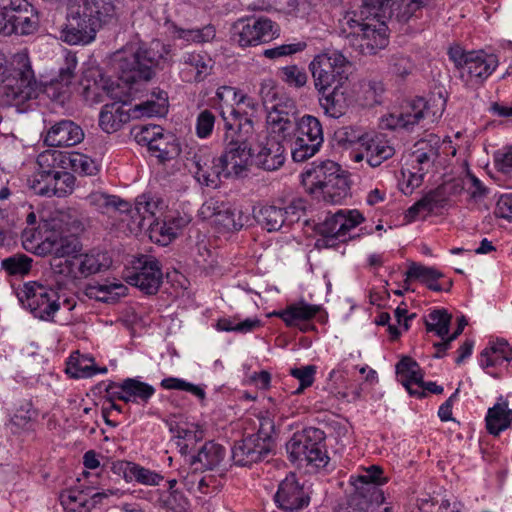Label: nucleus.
Masks as SVG:
<instances>
[{"label":"nucleus","mask_w":512,"mask_h":512,"mask_svg":"<svg viewBox=\"0 0 512 512\" xmlns=\"http://www.w3.org/2000/svg\"><path fill=\"white\" fill-rule=\"evenodd\" d=\"M162 53L151 46H128L117 51L112 58V65L118 78L132 88L141 82H149L156 75L162 63H165Z\"/></svg>","instance_id":"nucleus-3"},{"label":"nucleus","mask_w":512,"mask_h":512,"mask_svg":"<svg viewBox=\"0 0 512 512\" xmlns=\"http://www.w3.org/2000/svg\"><path fill=\"white\" fill-rule=\"evenodd\" d=\"M259 427L258 431L255 434H251L252 436L259 437L261 441H265L268 445V448L272 450L273 448V435L275 434V423L273 418L270 417L268 412L265 414H260L258 417Z\"/></svg>","instance_id":"nucleus-60"},{"label":"nucleus","mask_w":512,"mask_h":512,"mask_svg":"<svg viewBox=\"0 0 512 512\" xmlns=\"http://www.w3.org/2000/svg\"><path fill=\"white\" fill-rule=\"evenodd\" d=\"M286 449L292 462L299 461L316 468L325 467L329 462L325 433L319 428L308 427L295 433Z\"/></svg>","instance_id":"nucleus-6"},{"label":"nucleus","mask_w":512,"mask_h":512,"mask_svg":"<svg viewBox=\"0 0 512 512\" xmlns=\"http://www.w3.org/2000/svg\"><path fill=\"white\" fill-rule=\"evenodd\" d=\"M163 208V201L159 198H154L149 194H142L136 198L135 207L132 208L134 213L131 217L139 218V226L145 227L147 223L157 218V213L161 212Z\"/></svg>","instance_id":"nucleus-36"},{"label":"nucleus","mask_w":512,"mask_h":512,"mask_svg":"<svg viewBox=\"0 0 512 512\" xmlns=\"http://www.w3.org/2000/svg\"><path fill=\"white\" fill-rule=\"evenodd\" d=\"M396 372L401 376L402 384L410 395H416L418 397L425 396V392L411 388L412 383L417 385L424 384L423 372L415 360L409 356L403 357L396 365Z\"/></svg>","instance_id":"nucleus-29"},{"label":"nucleus","mask_w":512,"mask_h":512,"mask_svg":"<svg viewBox=\"0 0 512 512\" xmlns=\"http://www.w3.org/2000/svg\"><path fill=\"white\" fill-rule=\"evenodd\" d=\"M184 224L183 218H173L162 222L159 219H154L147 223V227L150 231L151 240L165 246L176 238L178 231Z\"/></svg>","instance_id":"nucleus-31"},{"label":"nucleus","mask_w":512,"mask_h":512,"mask_svg":"<svg viewBox=\"0 0 512 512\" xmlns=\"http://www.w3.org/2000/svg\"><path fill=\"white\" fill-rule=\"evenodd\" d=\"M401 0H363L358 10L348 11L340 20L339 36L355 51L374 55L389 43L386 19Z\"/></svg>","instance_id":"nucleus-1"},{"label":"nucleus","mask_w":512,"mask_h":512,"mask_svg":"<svg viewBox=\"0 0 512 512\" xmlns=\"http://www.w3.org/2000/svg\"><path fill=\"white\" fill-rule=\"evenodd\" d=\"M78 234L52 233L42 243V250L52 256L70 257L82 250V245L77 238Z\"/></svg>","instance_id":"nucleus-23"},{"label":"nucleus","mask_w":512,"mask_h":512,"mask_svg":"<svg viewBox=\"0 0 512 512\" xmlns=\"http://www.w3.org/2000/svg\"><path fill=\"white\" fill-rule=\"evenodd\" d=\"M365 156L368 164L375 168L395 154V149L380 137L371 138L365 143Z\"/></svg>","instance_id":"nucleus-40"},{"label":"nucleus","mask_w":512,"mask_h":512,"mask_svg":"<svg viewBox=\"0 0 512 512\" xmlns=\"http://www.w3.org/2000/svg\"><path fill=\"white\" fill-rule=\"evenodd\" d=\"M61 154L55 150H46L37 157L38 170L35 174H54L59 169Z\"/></svg>","instance_id":"nucleus-56"},{"label":"nucleus","mask_w":512,"mask_h":512,"mask_svg":"<svg viewBox=\"0 0 512 512\" xmlns=\"http://www.w3.org/2000/svg\"><path fill=\"white\" fill-rule=\"evenodd\" d=\"M343 169L334 161L327 160L313 165L302 173V183L310 193L321 191Z\"/></svg>","instance_id":"nucleus-20"},{"label":"nucleus","mask_w":512,"mask_h":512,"mask_svg":"<svg viewBox=\"0 0 512 512\" xmlns=\"http://www.w3.org/2000/svg\"><path fill=\"white\" fill-rule=\"evenodd\" d=\"M274 500L280 510L298 512L309 505L310 494L299 483L296 475L290 473L279 483Z\"/></svg>","instance_id":"nucleus-12"},{"label":"nucleus","mask_w":512,"mask_h":512,"mask_svg":"<svg viewBox=\"0 0 512 512\" xmlns=\"http://www.w3.org/2000/svg\"><path fill=\"white\" fill-rule=\"evenodd\" d=\"M161 502L163 507L173 512H185L189 507L188 499L178 490L169 491L162 497Z\"/></svg>","instance_id":"nucleus-64"},{"label":"nucleus","mask_w":512,"mask_h":512,"mask_svg":"<svg viewBox=\"0 0 512 512\" xmlns=\"http://www.w3.org/2000/svg\"><path fill=\"white\" fill-rule=\"evenodd\" d=\"M72 170L81 175L92 176L99 171L96 162L82 153H73L69 159Z\"/></svg>","instance_id":"nucleus-55"},{"label":"nucleus","mask_w":512,"mask_h":512,"mask_svg":"<svg viewBox=\"0 0 512 512\" xmlns=\"http://www.w3.org/2000/svg\"><path fill=\"white\" fill-rule=\"evenodd\" d=\"M53 187L57 197H64L71 193L75 184V177L70 172L58 170L54 174Z\"/></svg>","instance_id":"nucleus-63"},{"label":"nucleus","mask_w":512,"mask_h":512,"mask_svg":"<svg viewBox=\"0 0 512 512\" xmlns=\"http://www.w3.org/2000/svg\"><path fill=\"white\" fill-rule=\"evenodd\" d=\"M184 63L196 70V74L194 76V80L196 82H201L206 79L207 76L211 74L214 64L213 60L206 54L195 52L188 53L184 57Z\"/></svg>","instance_id":"nucleus-47"},{"label":"nucleus","mask_w":512,"mask_h":512,"mask_svg":"<svg viewBox=\"0 0 512 512\" xmlns=\"http://www.w3.org/2000/svg\"><path fill=\"white\" fill-rule=\"evenodd\" d=\"M358 512H367L373 505L380 506L384 501L376 500L372 493H366L362 489H356L347 500Z\"/></svg>","instance_id":"nucleus-58"},{"label":"nucleus","mask_w":512,"mask_h":512,"mask_svg":"<svg viewBox=\"0 0 512 512\" xmlns=\"http://www.w3.org/2000/svg\"><path fill=\"white\" fill-rule=\"evenodd\" d=\"M271 451L265 441H261L259 437L248 435L234 443L231 451L232 460L238 466H251L264 461Z\"/></svg>","instance_id":"nucleus-17"},{"label":"nucleus","mask_w":512,"mask_h":512,"mask_svg":"<svg viewBox=\"0 0 512 512\" xmlns=\"http://www.w3.org/2000/svg\"><path fill=\"white\" fill-rule=\"evenodd\" d=\"M117 465L124 471L125 478L135 479L141 484L158 485L163 479L159 474L131 462H119Z\"/></svg>","instance_id":"nucleus-44"},{"label":"nucleus","mask_w":512,"mask_h":512,"mask_svg":"<svg viewBox=\"0 0 512 512\" xmlns=\"http://www.w3.org/2000/svg\"><path fill=\"white\" fill-rule=\"evenodd\" d=\"M148 150L160 163L175 159L181 152L180 144L176 136L169 132L163 133V135L158 137Z\"/></svg>","instance_id":"nucleus-37"},{"label":"nucleus","mask_w":512,"mask_h":512,"mask_svg":"<svg viewBox=\"0 0 512 512\" xmlns=\"http://www.w3.org/2000/svg\"><path fill=\"white\" fill-rule=\"evenodd\" d=\"M321 310V306L309 304L305 301L287 306L285 310L275 313L287 326H297L301 321H309Z\"/></svg>","instance_id":"nucleus-34"},{"label":"nucleus","mask_w":512,"mask_h":512,"mask_svg":"<svg viewBox=\"0 0 512 512\" xmlns=\"http://www.w3.org/2000/svg\"><path fill=\"white\" fill-rule=\"evenodd\" d=\"M363 221L364 217L358 210H339L318 225V232L327 241H345L346 234Z\"/></svg>","instance_id":"nucleus-14"},{"label":"nucleus","mask_w":512,"mask_h":512,"mask_svg":"<svg viewBox=\"0 0 512 512\" xmlns=\"http://www.w3.org/2000/svg\"><path fill=\"white\" fill-rule=\"evenodd\" d=\"M223 473L215 474H199L191 472L184 477L183 481L189 490H197L203 495L213 494L220 491L223 486Z\"/></svg>","instance_id":"nucleus-35"},{"label":"nucleus","mask_w":512,"mask_h":512,"mask_svg":"<svg viewBox=\"0 0 512 512\" xmlns=\"http://www.w3.org/2000/svg\"><path fill=\"white\" fill-rule=\"evenodd\" d=\"M138 143H144L148 148L164 133V129L158 125H141L133 128Z\"/></svg>","instance_id":"nucleus-61"},{"label":"nucleus","mask_w":512,"mask_h":512,"mask_svg":"<svg viewBox=\"0 0 512 512\" xmlns=\"http://www.w3.org/2000/svg\"><path fill=\"white\" fill-rule=\"evenodd\" d=\"M295 130L298 131V136L306 138L307 141L323 143L322 125L314 116L304 115L299 119Z\"/></svg>","instance_id":"nucleus-46"},{"label":"nucleus","mask_w":512,"mask_h":512,"mask_svg":"<svg viewBox=\"0 0 512 512\" xmlns=\"http://www.w3.org/2000/svg\"><path fill=\"white\" fill-rule=\"evenodd\" d=\"M125 281L146 295H155L162 283L163 272L160 261L152 255H140L131 262L124 273Z\"/></svg>","instance_id":"nucleus-10"},{"label":"nucleus","mask_w":512,"mask_h":512,"mask_svg":"<svg viewBox=\"0 0 512 512\" xmlns=\"http://www.w3.org/2000/svg\"><path fill=\"white\" fill-rule=\"evenodd\" d=\"M225 120V134L223 138L225 157L233 164L235 176L247 171L252 151L254 149L256 133L252 119L240 117L237 124Z\"/></svg>","instance_id":"nucleus-5"},{"label":"nucleus","mask_w":512,"mask_h":512,"mask_svg":"<svg viewBox=\"0 0 512 512\" xmlns=\"http://www.w3.org/2000/svg\"><path fill=\"white\" fill-rule=\"evenodd\" d=\"M17 296L22 305L40 320L52 321L60 309L58 292L36 281L25 283Z\"/></svg>","instance_id":"nucleus-9"},{"label":"nucleus","mask_w":512,"mask_h":512,"mask_svg":"<svg viewBox=\"0 0 512 512\" xmlns=\"http://www.w3.org/2000/svg\"><path fill=\"white\" fill-rule=\"evenodd\" d=\"M428 4V0H401L399 6L394 9L393 14L386 19V22L395 17L399 22H408L417 12Z\"/></svg>","instance_id":"nucleus-53"},{"label":"nucleus","mask_w":512,"mask_h":512,"mask_svg":"<svg viewBox=\"0 0 512 512\" xmlns=\"http://www.w3.org/2000/svg\"><path fill=\"white\" fill-rule=\"evenodd\" d=\"M9 19L13 34L31 35L39 28V13L26 0H11Z\"/></svg>","instance_id":"nucleus-18"},{"label":"nucleus","mask_w":512,"mask_h":512,"mask_svg":"<svg viewBox=\"0 0 512 512\" xmlns=\"http://www.w3.org/2000/svg\"><path fill=\"white\" fill-rule=\"evenodd\" d=\"M81 257L85 277L105 271L112 264V260L108 253L98 249H91L86 253H81Z\"/></svg>","instance_id":"nucleus-42"},{"label":"nucleus","mask_w":512,"mask_h":512,"mask_svg":"<svg viewBox=\"0 0 512 512\" xmlns=\"http://www.w3.org/2000/svg\"><path fill=\"white\" fill-rule=\"evenodd\" d=\"M85 134L80 125L70 119H62L51 124L44 135L48 147H72L84 140Z\"/></svg>","instance_id":"nucleus-16"},{"label":"nucleus","mask_w":512,"mask_h":512,"mask_svg":"<svg viewBox=\"0 0 512 512\" xmlns=\"http://www.w3.org/2000/svg\"><path fill=\"white\" fill-rule=\"evenodd\" d=\"M406 282L410 279H417L424 283L425 285L431 281H438L440 278H443L444 275L439 270L433 267H427L421 264H417L412 262L409 266V269L405 273Z\"/></svg>","instance_id":"nucleus-52"},{"label":"nucleus","mask_w":512,"mask_h":512,"mask_svg":"<svg viewBox=\"0 0 512 512\" xmlns=\"http://www.w3.org/2000/svg\"><path fill=\"white\" fill-rule=\"evenodd\" d=\"M319 103L324 113L332 118L343 116L352 103V97L344 85L334 86L331 91L319 93Z\"/></svg>","instance_id":"nucleus-21"},{"label":"nucleus","mask_w":512,"mask_h":512,"mask_svg":"<svg viewBox=\"0 0 512 512\" xmlns=\"http://www.w3.org/2000/svg\"><path fill=\"white\" fill-rule=\"evenodd\" d=\"M261 223L269 232L278 231L283 226H287L283 209L276 206H265L259 212Z\"/></svg>","instance_id":"nucleus-49"},{"label":"nucleus","mask_w":512,"mask_h":512,"mask_svg":"<svg viewBox=\"0 0 512 512\" xmlns=\"http://www.w3.org/2000/svg\"><path fill=\"white\" fill-rule=\"evenodd\" d=\"M118 0H79L68 8L62 39L70 45L88 44L97 30L118 22Z\"/></svg>","instance_id":"nucleus-2"},{"label":"nucleus","mask_w":512,"mask_h":512,"mask_svg":"<svg viewBox=\"0 0 512 512\" xmlns=\"http://www.w3.org/2000/svg\"><path fill=\"white\" fill-rule=\"evenodd\" d=\"M321 144L313 141H307L306 138L297 136L291 148L292 159L295 162H303L314 156L319 150Z\"/></svg>","instance_id":"nucleus-54"},{"label":"nucleus","mask_w":512,"mask_h":512,"mask_svg":"<svg viewBox=\"0 0 512 512\" xmlns=\"http://www.w3.org/2000/svg\"><path fill=\"white\" fill-rule=\"evenodd\" d=\"M452 316L445 309H435L425 318V327L428 332H435L444 339L450 331Z\"/></svg>","instance_id":"nucleus-45"},{"label":"nucleus","mask_w":512,"mask_h":512,"mask_svg":"<svg viewBox=\"0 0 512 512\" xmlns=\"http://www.w3.org/2000/svg\"><path fill=\"white\" fill-rule=\"evenodd\" d=\"M235 36L242 47L266 43L278 35V29L268 18L239 20L235 25Z\"/></svg>","instance_id":"nucleus-11"},{"label":"nucleus","mask_w":512,"mask_h":512,"mask_svg":"<svg viewBox=\"0 0 512 512\" xmlns=\"http://www.w3.org/2000/svg\"><path fill=\"white\" fill-rule=\"evenodd\" d=\"M225 449L213 441L206 442L190 459L192 472L214 470L224 459Z\"/></svg>","instance_id":"nucleus-24"},{"label":"nucleus","mask_w":512,"mask_h":512,"mask_svg":"<svg viewBox=\"0 0 512 512\" xmlns=\"http://www.w3.org/2000/svg\"><path fill=\"white\" fill-rule=\"evenodd\" d=\"M324 201L331 204L341 203L350 194V181L347 172L342 170L336 177L327 182L320 191Z\"/></svg>","instance_id":"nucleus-38"},{"label":"nucleus","mask_w":512,"mask_h":512,"mask_svg":"<svg viewBox=\"0 0 512 512\" xmlns=\"http://www.w3.org/2000/svg\"><path fill=\"white\" fill-rule=\"evenodd\" d=\"M127 287L121 283L110 284H90L86 289V294L90 298L106 303H114L120 297L126 294Z\"/></svg>","instance_id":"nucleus-41"},{"label":"nucleus","mask_w":512,"mask_h":512,"mask_svg":"<svg viewBox=\"0 0 512 512\" xmlns=\"http://www.w3.org/2000/svg\"><path fill=\"white\" fill-rule=\"evenodd\" d=\"M39 90L40 84L35 78L27 50L17 52L2 80V104L19 108L26 101L36 98Z\"/></svg>","instance_id":"nucleus-4"},{"label":"nucleus","mask_w":512,"mask_h":512,"mask_svg":"<svg viewBox=\"0 0 512 512\" xmlns=\"http://www.w3.org/2000/svg\"><path fill=\"white\" fill-rule=\"evenodd\" d=\"M383 469L378 465H372L365 469V474L357 477L351 476L350 482L356 489H362L366 493H372L375 499L385 501L383 491L378 487L387 483L388 479L382 477Z\"/></svg>","instance_id":"nucleus-26"},{"label":"nucleus","mask_w":512,"mask_h":512,"mask_svg":"<svg viewBox=\"0 0 512 512\" xmlns=\"http://www.w3.org/2000/svg\"><path fill=\"white\" fill-rule=\"evenodd\" d=\"M187 161L190 167L195 168V179L206 187L217 188L221 177L235 176L233 164L224 154L216 158L205 148L195 151Z\"/></svg>","instance_id":"nucleus-8"},{"label":"nucleus","mask_w":512,"mask_h":512,"mask_svg":"<svg viewBox=\"0 0 512 512\" xmlns=\"http://www.w3.org/2000/svg\"><path fill=\"white\" fill-rule=\"evenodd\" d=\"M90 488L86 490L68 489L60 494V501L66 510L77 511L81 508L88 510V496Z\"/></svg>","instance_id":"nucleus-48"},{"label":"nucleus","mask_w":512,"mask_h":512,"mask_svg":"<svg viewBox=\"0 0 512 512\" xmlns=\"http://www.w3.org/2000/svg\"><path fill=\"white\" fill-rule=\"evenodd\" d=\"M206 209L211 212L213 222L227 231L240 230L244 225L242 213L227 203L210 202Z\"/></svg>","instance_id":"nucleus-25"},{"label":"nucleus","mask_w":512,"mask_h":512,"mask_svg":"<svg viewBox=\"0 0 512 512\" xmlns=\"http://www.w3.org/2000/svg\"><path fill=\"white\" fill-rule=\"evenodd\" d=\"M161 386L164 389L184 390V391L190 392L193 395L197 396L201 400H204V398H205L204 389H202L200 386L186 382L179 378H174V377L165 378L161 381Z\"/></svg>","instance_id":"nucleus-62"},{"label":"nucleus","mask_w":512,"mask_h":512,"mask_svg":"<svg viewBox=\"0 0 512 512\" xmlns=\"http://www.w3.org/2000/svg\"><path fill=\"white\" fill-rule=\"evenodd\" d=\"M499 401L501 402L488 409L485 419L487 431L494 436H498L512 422V410L508 408V402L502 396Z\"/></svg>","instance_id":"nucleus-32"},{"label":"nucleus","mask_w":512,"mask_h":512,"mask_svg":"<svg viewBox=\"0 0 512 512\" xmlns=\"http://www.w3.org/2000/svg\"><path fill=\"white\" fill-rule=\"evenodd\" d=\"M53 182V174H34L33 178L29 180V186L37 195L53 197L56 196Z\"/></svg>","instance_id":"nucleus-57"},{"label":"nucleus","mask_w":512,"mask_h":512,"mask_svg":"<svg viewBox=\"0 0 512 512\" xmlns=\"http://www.w3.org/2000/svg\"><path fill=\"white\" fill-rule=\"evenodd\" d=\"M176 37L188 42L205 43L214 39L216 31L214 26L206 25L202 28L183 29L176 28Z\"/></svg>","instance_id":"nucleus-50"},{"label":"nucleus","mask_w":512,"mask_h":512,"mask_svg":"<svg viewBox=\"0 0 512 512\" xmlns=\"http://www.w3.org/2000/svg\"><path fill=\"white\" fill-rule=\"evenodd\" d=\"M497 63L494 55H487L483 52H469L464 61V70L469 75L470 81L482 83L492 74Z\"/></svg>","instance_id":"nucleus-22"},{"label":"nucleus","mask_w":512,"mask_h":512,"mask_svg":"<svg viewBox=\"0 0 512 512\" xmlns=\"http://www.w3.org/2000/svg\"><path fill=\"white\" fill-rule=\"evenodd\" d=\"M298 121V108L289 98L275 104L267 115L272 132L281 136L283 141L294 132Z\"/></svg>","instance_id":"nucleus-15"},{"label":"nucleus","mask_w":512,"mask_h":512,"mask_svg":"<svg viewBox=\"0 0 512 512\" xmlns=\"http://www.w3.org/2000/svg\"><path fill=\"white\" fill-rule=\"evenodd\" d=\"M86 200L90 206L102 214L112 215L117 212L120 214L132 212L131 204L115 195L97 191L90 193Z\"/></svg>","instance_id":"nucleus-27"},{"label":"nucleus","mask_w":512,"mask_h":512,"mask_svg":"<svg viewBox=\"0 0 512 512\" xmlns=\"http://www.w3.org/2000/svg\"><path fill=\"white\" fill-rule=\"evenodd\" d=\"M130 120V114L117 102L105 104L99 115V126L106 133L118 131Z\"/></svg>","instance_id":"nucleus-30"},{"label":"nucleus","mask_w":512,"mask_h":512,"mask_svg":"<svg viewBox=\"0 0 512 512\" xmlns=\"http://www.w3.org/2000/svg\"><path fill=\"white\" fill-rule=\"evenodd\" d=\"M350 68V61L339 51L317 55L309 64L318 93H324L334 86L344 85L348 80Z\"/></svg>","instance_id":"nucleus-7"},{"label":"nucleus","mask_w":512,"mask_h":512,"mask_svg":"<svg viewBox=\"0 0 512 512\" xmlns=\"http://www.w3.org/2000/svg\"><path fill=\"white\" fill-rule=\"evenodd\" d=\"M77 66V58L74 54L68 53L65 58V65L59 70L58 79L54 80L45 89L46 93L55 99L61 98L64 94L63 87H67L74 78V71Z\"/></svg>","instance_id":"nucleus-39"},{"label":"nucleus","mask_w":512,"mask_h":512,"mask_svg":"<svg viewBox=\"0 0 512 512\" xmlns=\"http://www.w3.org/2000/svg\"><path fill=\"white\" fill-rule=\"evenodd\" d=\"M32 263L31 257L23 253H16L1 261V269L9 276L24 277L30 273Z\"/></svg>","instance_id":"nucleus-43"},{"label":"nucleus","mask_w":512,"mask_h":512,"mask_svg":"<svg viewBox=\"0 0 512 512\" xmlns=\"http://www.w3.org/2000/svg\"><path fill=\"white\" fill-rule=\"evenodd\" d=\"M285 151L283 140L274 136L267 137L264 142L253 149L249 165L254 164L265 171L278 170L285 163Z\"/></svg>","instance_id":"nucleus-13"},{"label":"nucleus","mask_w":512,"mask_h":512,"mask_svg":"<svg viewBox=\"0 0 512 512\" xmlns=\"http://www.w3.org/2000/svg\"><path fill=\"white\" fill-rule=\"evenodd\" d=\"M120 389L121 393L117 395V399L126 403L130 401L147 403L155 393L153 386L134 378L125 379L120 384Z\"/></svg>","instance_id":"nucleus-33"},{"label":"nucleus","mask_w":512,"mask_h":512,"mask_svg":"<svg viewBox=\"0 0 512 512\" xmlns=\"http://www.w3.org/2000/svg\"><path fill=\"white\" fill-rule=\"evenodd\" d=\"M430 113L428 103L423 98H417L403 108L402 111L390 114L385 119V125L389 129L402 128L411 130L422 119L428 117ZM436 113V111H433L432 116H435Z\"/></svg>","instance_id":"nucleus-19"},{"label":"nucleus","mask_w":512,"mask_h":512,"mask_svg":"<svg viewBox=\"0 0 512 512\" xmlns=\"http://www.w3.org/2000/svg\"><path fill=\"white\" fill-rule=\"evenodd\" d=\"M282 80L289 86L301 88L306 85L307 73L297 65H289L280 70Z\"/></svg>","instance_id":"nucleus-59"},{"label":"nucleus","mask_w":512,"mask_h":512,"mask_svg":"<svg viewBox=\"0 0 512 512\" xmlns=\"http://www.w3.org/2000/svg\"><path fill=\"white\" fill-rule=\"evenodd\" d=\"M447 203L445 190L440 185L428 191L423 197L414 203L406 212L405 218L408 222L414 221L420 212H433L435 209L443 208Z\"/></svg>","instance_id":"nucleus-28"},{"label":"nucleus","mask_w":512,"mask_h":512,"mask_svg":"<svg viewBox=\"0 0 512 512\" xmlns=\"http://www.w3.org/2000/svg\"><path fill=\"white\" fill-rule=\"evenodd\" d=\"M59 227L71 234H80L84 224L80 213L74 208H65L59 211Z\"/></svg>","instance_id":"nucleus-51"}]
</instances>
